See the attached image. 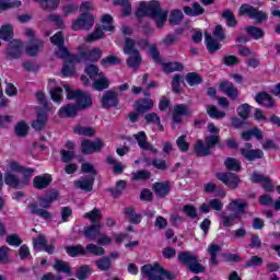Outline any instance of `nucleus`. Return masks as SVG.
<instances>
[{"mask_svg": "<svg viewBox=\"0 0 280 280\" xmlns=\"http://www.w3.org/2000/svg\"><path fill=\"white\" fill-rule=\"evenodd\" d=\"M86 250H88V253H91L92 255H96V256L104 255V248L101 246H97L95 244L86 245Z\"/></svg>", "mask_w": 280, "mask_h": 280, "instance_id": "nucleus-63", "label": "nucleus"}, {"mask_svg": "<svg viewBox=\"0 0 280 280\" xmlns=\"http://www.w3.org/2000/svg\"><path fill=\"white\" fill-rule=\"evenodd\" d=\"M81 172L83 174H90L88 177H81L79 180L74 182V186L77 189H82L83 191H92L93 183H95V166L91 163H83L81 165Z\"/></svg>", "mask_w": 280, "mask_h": 280, "instance_id": "nucleus-7", "label": "nucleus"}, {"mask_svg": "<svg viewBox=\"0 0 280 280\" xmlns=\"http://www.w3.org/2000/svg\"><path fill=\"white\" fill-rule=\"evenodd\" d=\"M237 115L242 119H248L250 116V105L248 104H242L241 106L237 107Z\"/></svg>", "mask_w": 280, "mask_h": 280, "instance_id": "nucleus-57", "label": "nucleus"}, {"mask_svg": "<svg viewBox=\"0 0 280 280\" xmlns=\"http://www.w3.org/2000/svg\"><path fill=\"white\" fill-rule=\"evenodd\" d=\"M140 47H149V54L152 56L153 60L155 62H161V57L159 56V50H156V47L148 45V42L138 43Z\"/></svg>", "mask_w": 280, "mask_h": 280, "instance_id": "nucleus-53", "label": "nucleus"}, {"mask_svg": "<svg viewBox=\"0 0 280 280\" xmlns=\"http://www.w3.org/2000/svg\"><path fill=\"white\" fill-rule=\"evenodd\" d=\"M31 213H34V215H38L39 218H43V220H51V213L45 209L38 208V205L33 203L30 206Z\"/></svg>", "mask_w": 280, "mask_h": 280, "instance_id": "nucleus-34", "label": "nucleus"}, {"mask_svg": "<svg viewBox=\"0 0 280 280\" xmlns=\"http://www.w3.org/2000/svg\"><path fill=\"white\" fill-rule=\"evenodd\" d=\"M48 86L50 89V96L56 104H62V88L56 84V80L49 79Z\"/></svg>", "mask_w": 280, "mask_h": 280, "instance_id": "nucleus-22", "label": "nucleus"}, {"mask_svg": "<svg viewBox=\"0 0 280 280\" xmlns=\"http://www.w3.org/2000/svg\"><path fill=\"white\" fill-rule=\"evenodd\" d=\"M124 54H128L130 58L127 60L128 67L135 68L141 65V56L135 48V40L127 38L124 47Z\"/></svg>", "mask_w": 280, "mask_h": 280, "instance_id": "nucleus-13", "label": "nucleus"}, {"mask_svg": "<svg viewBox=\"0 0 280 280\" xmlns=\"http://www.w3.org/2000/svg\"><path fill=\"white\" fill-rule=\"evenodd\" d=\"M184 12L188 16H200L205 12V9L200 4H194L192 7L184 8Z\"/></svg>", "mask_w": 280, "mask_h": 280, "instance_id": "nucleus-43", "label": "nucleus"}, {"mask_svg": "<svg viewBox=\"0 0 280 280\" xmlns=\"http://www.w3.org/2000/svg\"><path fill=\"white\" fill-rule=\"evenodd\" d=\"M183 21V11L180 10H173L168 18V23L171 25H178V23Z\"/></svg>", "mask_w": 280, "mask_h": 280, "instance_id": "nucleus-54", "label": "nucleus"}, {"mask_svg": "<svg viewBox=\"0 0 280 280\" xmlns=\"http://www.w3.org/2000/svg\"><path fill=\"white\" fill-rule=\"evenodd\" d=\"M104 148V141L102 139H96L94 141L83 140L81 142V151L83 154H93L95 152H101Z\"/></svg>", "mask_w": 280, "mask_h": 280, "instance_id": "nucleus-15", "label": "nucleus"}, {"mask_svg": "<svg viewBox=\"0 0 280 280\" xmlns=\"http://www.w3.org/2000/svg\"><path fill=\"white\" fill-rule=\"evenodd\" d=\"M240 14H246L250 19H255L256 23H261L262 21H266V19H268L266 13L258 11L257 9L248 4H243L240 8Z\"/></svg>", "mask_w": 280, "mask_h": 280, "instance_id": "nucleus-16", "label": "nucleus"}, {"mask_svg": "<svg viewBox=\"0 0 280 280\" xmlns=\"http://www.w3.org/2000/svg\"><path fill=\"white\" fill-rule=\"evenodd\" d=\"M55 200H58L57 191H52V192L48 194L46 197H40L39 205L44 209H49V207H51V202H54Z\"/></svg>", "mask_w": 280, "mask_h": 280, "instance_id": "nucleus-33", "label": "nucleus"}, {"mask_svg": "<svg viewBox=\"0 0 280 280\" xmlns=\"http://www.w3.org/2000/svg\"><path fill=\"white\" fill-rule=\"evenodd\" d=\"M220 250H222V247H220V245L218 244H211L208 247V253L210 255V264L212 266H218V253H220Z\"/></svg>", "mask_w": 280, "mask_h": 280, "instance_id": "nucleus-35", "label": "nucleus"}, {"mask_svg": "<svg viewBox=\"0 0 280 280\" xmlns=\"http://www.w3.org/2000/svg\"><path fill=\"white\" fill-rule=\"evenodd\" d=\"M246 148L247 149H241V154H243V156L247 159V161H256V159H264V151H261V149L253 150L250 149L253 148V144L250 143H247Z\"/></svg>", "mask_w": 280, "mask_h": 280, "instance_id": "nucleus-19", "label": "nucleus"}, {"mask_svg": "<svg viewBox=\"0 0 280 280\" xmlns=\"http://www.w3.org/2000/svg\"><path fill=\"white\" fill-rule=\"evenodd\" d=\"M22 51H23V42H21L19 39H13L9 44L8 57L16 60V58H21Z\"/></svg>", "mask_w": 280, "mask_h": 280, "instance_id": "nucleus-20", "label": "nucleus"}, {"mask_svg": "<svg viewBox=\"0 0 280 280\" xmlns=\"http://www.w3.org/2000/svg\"><path fill=\"white\" fill-rule=\"evenodd\" d=\"M93 271L91 270V267L89 265L82 266L78 271H77V278L80 280L86 279Z\"/></svg>", "mask_w": 280, "mask_h": 280, "instance_id": "nucleus-60", "label": "nucleus"}, {"mask_svg": "<svg viewBox=\"0 0 280 280\" xmlns=\"http://www.w3.org/2000/svg\"><path fill=\"white\" fill-rule=\"evenodd\" d=\"M177 147L182 152H187L189 150V142L187 141V136H180L176 140Z\"/></svg>", "mask_w": 280, "mask_h": 280, "instance_id": "nucleus-62", "label": "nucleus"}, {"mask_svg": "<svg viewBox=\"0 0 280 280\" xmlns=\"http://www.w3.org/2000/svg\"><path fill=\"white\" fill-rule=\"evenodd\" d=\"M24 35L26 36V38H28V43L26 46L27 56H38V52L43 47V40L34 36V30L32 28H26L24 31Z\"/></svg>", "mask_w": 280, "mask_h": 280, "instance_id": "nucleus-12", "label": "nucleus"}, {"mask_svg": "<svg viewBox=\"0 0 280 280\" xmlns=\"http://www.w3.org/2000/svg\"><path fill=\"white\" fill-rule=\"evenodd\" d=\"M208 132H210L212 136L206 137L207 147H205V143L201 140L197 141L195 144V152L199 156H207L211 148H213L220 141V137H218V135H220V128L215 127L213 122L208 125Z\"/></svg>", "mask_w": 280, "mask_h": 280, "instance_id": "nucleus-5", "label": "nucleus"}, {"mask_svg": "<svg viewBox=\"0 0 280 280\" xmlns=\"http://www.w3.org/2000/svg\"><path fill=\"white\" fill-rule=\"evenodd\" d=\"M74 148H75L74 142L68 141L66 143L65 149L60 151L63 163H69V161L75 158V152H73Z\"/></svg>", "mask_w": 280, "mask_h": 280, "instance_id": "nucleus-27", "label": "nucleus"}, {"mask_svg": "<svg viewBox=\"0 0 280 280\" xmlns=\"http://www.w3.org/2000/svg\"><path fill=\"white\" fill-rule=\"evenodd\" d=\"M250 180L252 183H261L266 191H272L275 189V185L272 182H270V177L261 175L257 172L253 173Z\"/></svg>", "mask_w": 280, "mask_h": 280, "instance_id": "nucleus-21", "label": "nucleus"}, {"mask_svg": "<svg viewBox=\"0 0 280 280\" xmlns=\"http://www.w3.org/2000/svg\"><path fill=\"white\" fill-rule=\"evenodd\" d=\"M47 126V112H39L37 118L32 122L34 130H43Z\"/></svg>", "mask_w": 280, "mask_h": 280, "instance_id": "nucleus-31", "label": "nucleus"}, {"mask_svg": "<svg viewBox=\"0 0 280 280\" xmlns=\"http://www.w3.org/2000/svg\"><path fill=\"white\" fill-rule=\"evenodd\" d=\"M137 113H147V110H152L154 108V101L152 98H141L136 101L133 105Z\"/></svg>", "mask_w": 280, "mask_h": 280, "instance_id": "nucleus-25", "label": "nucleus"}, {"mask_svg": "<svg viewBox=\"0 0 280 280\" xmlns=\"http://www.w3.org/2000/svg\"><path fill=\"white\" fill-rule=\"evenodd\" d=\"M186 82L190 85V86H196L197 84H200V82H202V78H200L197 73H188L186 75Z\"/></svg>", "mask_w": 280, "mask_h": 280, "instance_id": "nucleus-61", "label": "nucleus"}, {"mask_svg": "<svg viewBox=\"0 0 280 280\" xmlns=\"http://www.w3.org/2000/svg\"><path fill=\"white\" fill-rule=\"evenodd\" d=\"M219 90L222 91V93H225V95H228V97H230L231 100H235V97L240 95V91H237L231 82H221L219 85Z\"/></svg>", "mask_w": 280, "mask_h": 280, "instance_id": "nucleus-28", "label": "nucleus"}, {"mask_svg": "<svg viewBox=\"0 0 280 280\" xmlns=\"http://www.w3.org/2000/svg\"><path fill=\"white\" fill-rule=\"evenodd\" d=\"M207 113L211 119H224L226 117V113L218 109V107L210 105L207 107Z\"/></svg>", "mask_w": 280, "mask_h": 280, "instance_id": "nucleus-37", "label": "nucleus"}, {"mask_svg": "<svg viewBox=\"0 0 280 280\" xmlns=\"http://www.w3.org/2000/svg\"><path fill=\"white\" fill-rule=\"evenodd\" d=\"M124 189H126V183L124 180H119L116 183L114 188L109 189V191L114 198H119V196L124 194Z\"/></svg>", "mask_w": 280, "mask_h": 280, "instance_id": "nucleus-51", "label": "nucleus"}, {"mask_svg": "<svg viewBox=\"0 0 280 280\" xmlns=\"http://www.w3.org/2000/svg\"><path fill=\"white\" fill-rule=\"evenodd\" d=\"M120 62H121V60H119L118 57L114 56V55H109L101 60V65L105 69H107V67H113L115 65H119Z\"/></svg>", "mask_w": 280, "mask_h": 280, "instance_id": "nucleus-48", "label": "nucleus"}, {"mask_svg": "<svg viewBox=\"0 0 280 280\" xmlns=\"http://www.w3.org/2000/svg\"><path fill=\"white\" fill-rule=\"evenodd\" d=\"M40 3L43 10H56L60 4V0H34Z\"/></svg>", "mask_w": 280, "mask_h": 280, "instance_id": "nucleus-46", "label": "nucleus"}, {"mask_svg": "<svg viewBox=\"0 0 280 280\" xmlns=\"http://www.w3.org/2000/svg\"><path fill=\"white\" fill-rule=\"evenodd\" d=\"M125 215L131 224H139L141 222V214L135 213V209L132 208H127Z\"/></svg>", "mask_w": 280, "mask_h": 280, "instance_id": "nucleus-41", "label": "nucleus"}, {"mask_svg": "<svg viewBox=\"0 0 280 280\" xmlns=\"http://www.w3.org/2000/svg\"><path fill=\"white\" fill-rule=\"evenodd\" d=\"M135 139L138 141V145L142 149V150H151V152H156V149H154V147L150 145V143H148V137H145V132L140 131L135 136Z\"/></svg>", "mask_w": 280, "mask_h": 280, "instance_id": "nucleus-30", "label": "nucleus"}, {"mask_svg": "<svg viewBox=\"0 0 280 280\" xmlns=\"http://www.w3.org/2000/svg\"><path fill=\"white\" fill-rule=\"evenodd\" d=\"M107 163L109 165H113L114 174H121V172H124V170L126 168V166L121 164V162L115 161V158L113 156H107Z\"/></svg>", "mask_w": 280, "mask_h": 280, "instance_id": "nucleus-52", "label": "nucleus"}, {"mask_svg": "<svg viewBox=\"0 0 280 280\" xmlns=\"http://www.w3.org/2000/svg\"><path fill=\"white\" fill-rule=\"evenodd\" d=\"M95 25V18L91 13H83L72 23V30L79 32V30H91Z\"/></svg>", "mask_w": 280, "mask_h": 280, "instance_id": "nucleus-14", "label": "nucleus"}, {"mask_svg": "<svg viewBox=\"0 0 280 280\" xmlns=\"http://www.w3.org/2000/svg\"><path fill=\"white\" fill-rule=\"evenodd\" d=\"M30 131V126L26 125L25 121H20L15 126V132L18 137H25L27 132Z\"/></svg>", "mask_w": 280, "mask_h": 280, "instance_id": "nucleus-58", "label": "nucleus"}, {"mask_svg": "<svg viewBox=\"0 0 280 280\" xmlns=\"http://www.w3.org/2000/svg\"><path fill=\"white\" fill-rule=\"evenodd\" d=\"M21 1L19 0H0V13L10 10V8H20Z\"/></svg>", "mask_w": 280, "mask_h": 280, "instance_id": "nucleus-44", "label": "nucleus"}, {"mask_svg": "<svg viewBox=\"0 0 280 280\" xmlns=\"http://www.w3.org/2000/svg\"><path fill=\"white\" fill-rule=\"evenodd\" d=\"M63 89L67 93V100H74L77 105H66L60 107L58 112L59 117H75L78 115V110H84V108H89L93 105V100L91 98L90 93L82 92L80 90L74 91L69 85H63Z\"/></svg>", "mask_w": 280, "mask_h": 280, "instance_id": "nucleus-3", "label": "nucleus"}, {"mask_svg": "<svg viewBox=\"0 0 280 280\" xmlns=\"http://www.w3.org/2000/svg\"><path fill=\"white\" fill-rule=\"evenodd\" d=\"M103 108H113L117 106V94L113 91H106L101 100Z\"/></svg>", "mask_w": 280, "mask_h": 280, "instance_id": "nucleus-24", "label": "nucleus"}, {"mask_svg": "<svg viewBox=\"0 0 280 280\" xmlns=\"http://www.w3.org/2000/svg\"><path fill=\"white\" fill-rule=\"evenodd\" d=\"M33 185L35 189H45L46 187H49V185H51V175L44 174L36 176L33 180Z\"/></svg>", "mask_w": 280, "mask_h": 280, "instance_id": "nucleus-29", "label": "nucleus"}, {"mask_svg": "<svg viewBox=\"0 0 280 280\" xmlns=\"http://www.w3.org/2000/svg\"><path fill=\"white\" fill-rule=\"evenodd\" d=\"M33 246L35 250H45L48 253V255L54 254L55 250L54 245H47V240L43 235H39L33 240Z\"/></svg>", "mask_w": 280, "mask_h": 280, "instance_id": "nucleus-23", "label": "nucleus"}, {"mask_svg": "<svg viewBox=\"0 0 280 280\" xmlns=\"http://www.w3.org/2000/svg\"><path fill=\"white\" fill-rule=\"evenodd\" d=\"M101 23L102 27L96 26L94 32L85 37V43H95V40H100V38L104 36V32H113L115 30V25H113V16L110 14L103 15Z\"/></svg>", "mask_w": 280, "mask_h": 280, "instance_id": "nucleus-9", "label": "nucleus"}, {"mask_svg": "<svg viewBox=\"0 0 280 280\" xmlns=\"http://www.w3.org/2000/svg\"><path fill=\"white\" fill-rule=\"evenodd\" d=\"M153 190L155 191L156 196L163 198L164 196H167L170 194V185L158 183L153 185Z\"/></svg>", "mask_w": 280, "mask_h": 280, "instance_id": "nucleus-39", "label": "nucleus"}, {"mask_svg": "<svg viewBox=\"0 0 280 280\" xmlns=\"http://www.w3.org/2000/svg\"><path fill=\"white\" fill-rule=\"evenodd\" d=\"M108 86H110V81H108V78L103 72H100L92 79V89L94 91H106Z\"/></svg>", "mask_w": 280, "mask_h": 280, "instance_id": "nucleus-17", "label": "nucleus"}, {"mask_svg": "<svg viewBox=\"0 0 280 280\" xmlns=\"http://www.w3.org/2000/svg\"><path fill=\"white\" fill-rule=\"evenodd\" d=\"M206 45L210 54H215V51L222 47V45L209 34H206Z\"/></svg>", "mask_w": 280, "mask_h": 280, "instance_id": "nucleus-36", "label": "nucleus"}, {"mask_svg": "<svg viewBox=\"0 0 280 280\" xmlns=\"http://www.w3.org/2000/svg\"><path fill=\"white\" fill-rule=\"evenodd\" d=\"M84 218H88L90 222H92L91 226L84 229L85 237H89V240H97L102 229V225L100 224V220H102L100 210L94 209L91 212L85 213Z\"/></svg>", "mask_w": 280, "mask_h": 280, "instance_id": "nucleus-8", "label": "nucleus"}, {"mask_svg": "<svg viewBox=\"0 0 280 280\" xmlns=\"http://www.w3.org/2000/svg\"><path fill=\"white\" fill-rule=\"evenodd\" d=\"M253 137H256V139H264V133L257 128L242 133V139H244V141H250Z\"/></svg>", "mask_w": 280, "mask_h": 280, "instance_id": "nucleus-42", "label": "nucleus"}, {"mask_svg": "<svg viewBox=\"0 0 280 280\" xmlns=\"http://www.w3.org/2000/svg\"><path fill=\"white\" fill-rule=\"evenodd\" d=\"M245 31L247 32L248 36L254 38V40H259V38H264V31L256 26H246Z\"/></svg>", "mask_w": 280, "mask_h": 280, "instance_id": "nucleus-40", "label": "nucleus"}, {"mask_svg": "<svg viewBox=\"0 0 280 280\" xmlns=\"http://www.w3.org/2000/svg\"><path fill=\"white\" fill-rule=\"evenodd\" d=\"M141 276L149 280H166V279H174V273L170 271H165L163 267L158 264L154 265H144L141 268Z\"/></svg>", "mask_w": 280, "mask_h": 280, "instance_id": "nucleus-6", "label": "nucleus"}, {"mask_svg": "<svg viewBox=\"0 0 280 280\" xmlns=\"http://www.w3.org/2000/svg\"><path fill=\"white\" fill-rule=\"evenodd\" d=\"M225 166L228 170H231L232 172H240V170H242V164H240V161L233 158H229L225 161Z\"/></svg>", "mask_w": 280, "mask_h": 280, "instance_id": "nucleus-55", "label": "nucleus"}, {"mask_svg": "<svg viewBox=\"0 0 280 280\" xmlns=\"http://www.w3.org/2000/svg\"><path fill=\"white\" fill-rule=\"evenodd\" d=\"M178 259L182 264H185V266H188L191 272H195L196 275H198L199 272H205V267L200 265L198 260V256H196L195 254H191L189 252H184L178 255Z\"/></svg>", "mask_w": 280, "mask_h": 280, "instance_id": "nucleus-11", "label": "nucleus"}, {"mask_svg": "<svg viewBox=\"0 0 280 280\" xmlns=\"http://www.w3.org/2000/svg\"><path fill=\"white\" fill-rule=\"evenodd\" d=\"M191 109L187 105H176L173 112V121L174 124H180L183 117L190 115Z\"/></svg>", "mask_w": 280, "mask_h": 280, "instance_id": "nucleus-26", "label": "nucleus"}, {"mask_svg": "<svg viewBox=\"0 0 280 280\" xmlns=\"http://www.w3.org/2000/svg\"><path fill=\"white\" fill-rule=\"evenodd\" d=\"M257 104H261L262 106H266L267 108H270V106L275 105V101L271 96H269L268 93L261 92L255 97Z\"/></svg>", "mask_w": 280, "mask_h": 280, "instance_id": "nucleus-32", "label": "nucleus"}, {"mask_svg": "<svg viewBox=\"0 0 280 280\" xmlns=\"http://www.w3.org/2000/svg\"><path fill=\"white\" fill-rule=\"evenodd\" d=\"M13 34H14V28L12 27V25L7 24L1 26L0 38L2 40H11Z\"/></svg>", "mask_w": 280, "mask_h": 280, "instance_id": "nucleus-38", "label": "nucleus"}, {"mask_svg": "<svg viewBox=\"0 0 280 280\" xmlns=\"http://www.w3.org/2000/svg\"><path fill=\"white\" fill-rule=\"evenodd\" d=\"M248 207V203L242 199H234L228 206L229 211H233L236 214L231 217H226L225 214L222 215L223 226H233V220L237 219L240 213H244V209Z\"/></svg>", "mask_w": 280, "mask_h": 280, "instance_id": "nucleus-10", "label": "nucleus"}, {"mask_svg": "<svg viewBox=\"0 0 280 280\" xmlns=\"http://www.w3.org/2000/svg\"><path fill=\"white\" fill-rule=\"evenodd\" d=\"M74 133L82 135L83 137H93V135H95V129H93L92 127H84V126L78 125L74 128Z\"/></svg>", "mask_w": 280, "mask_h": 280, "instance_id": "nucleus-47", "label": "nucleus"}, {"mask_svg": "<svg viewBox=\"0 0 280 280\" xmlns=\"http://www.w3.org/2000/svg\"><path fill=\"white\" fill-rule=\"evenodd\" d=\"M97 268L100 270H108L110 268V259L109 258H101L95 261Z\"/></svg>", "mask_w": 280, "mask_h": 280, "instance_id": "nucleus-64", "label": "nucleus"}, {"mask_svg": "<svg viewBox=\"0 0 280 280\" xmlns=\"http://www.w3.org/2000/svg\"><path fill=\"white\" fill-rule=\"evenodd\" d=\"M164 73H173V71H183V65L179 62H171L162 65Z\"/></svg>", "mask_w": 280, "mask_h": 280, "instance_id": "nucleus-49", "label": "nucleus"}, {"mask_svg": "<svg viewBox=\"0 0 280 280\" xmlns=\"http://www.w3.org/2000/svg\"><path fill=\"white\" fill-rule=\"evenodd\" d=\"M66 253L70 257H78V255H86V250L84 249V247H82V245L66 247Z\"/></svg>", "mask_w": 280, "mask_h": 280, "instance_id": "nucleus-45", "label": "nucleus"}, {"mask_svg": "<svg viewBox=\"0 0 280 280\" xmlns=\"http://www.w3.org/2000/svg\"><path fill=\"white\" fill-rule=\"evenodd\" d=\"M51 45L58 47L56 51L57 58L65 60V65L61 69L63 75L69 77L75 73V66L80 62H98L102 58V50L100 48H93L90 51H84V46L79 47V56L71 55L65 45V35L62 32H58L50 38Z\"/></svg>", "mask_w": 280, "mask_h": 280, "instance_id": "nucleus-1", "label": "nucleus"}, {"mask_svg": "<svg viewBox=\"0 0 280 280\" xmlns=\"http://www.w3.org/2000/svg\"><path fill=\"white\" fill-rule=\"evenodd\" d=\"M217 178L228 187H231V189H235L240 185V177L233 173H219L217 174Z\"/></svg>", "mask_w": 280, "mask_h": 280, "instance_id": "nucleus-18", "label": "nucleus"}, {"mask_svg": "<svg viewBox=\"0 0 280 280\" xmlns=\"http://www.w3.org/2000/svg\"><path fill=\"white\" fill-rule=\"evenodd\" d=\"M137 19H143V16H150L155 21L158 27H163L165 21H167V11H162L159 1L140 2L138 10L136 11Z\"/></svg>", "mask_w": 280, "mask_h": 280, "instance_id": "nucleus-4", "label": "nucleus"}, {"mask_svg": "<svg viewBox=\"0 0 280 280\" xmlns=\"http://www.w3.org/2000/svg\"><path fill=\"white\" fill-rule=\"evenodd\" d=\"M114 5H122V16H128L132 12V8L128 0H114Z\"/></svg>", "mask_w": 280, "mask_h": 280, "instance_id": "nucleus-50", "label": "nucleus"}, {"mask_svg": "<svg viewBox=\"0 0 280 280\" xmlns=\"http://www.w3.org/2000/svg\"><path fill=\"white\" fill-rule=\"evenodd\" d=\"M223 19H225L226 21V25L229 27H235V25H237V21L235 20V15H233V12H231L230 10L224 11L222 13Z\"/></svg>", "mask_w": 280, "mask_h": 280, "instance_id": "nucleus-59", "label": "nucleus"}, {"mask_svg": "<svg viewBox=\"0 0 280 280\" xmlns=\"http://www.w3.org/2000/svg\"><path fill=\"white\" fill-rule=\"evenodd\" d=\"M1 167L4 172L5 185H9V187H13L14 189H21L23 185H27V183H30L27 176L34 174V168H25L13 160L7 161Z\"/></svg>", "mask_w": 280, "mask_h": 280, "instance_id": "nucleus-2", "label": "nucleus"}, {"mask_svg": "<svg viewBox=\"0 0 280 280\" xmlns=\"http://www.w3.org/2000/svg\"><path fill=\"white\" fill-rule=\"evenodd\" d=\"M54 268L55 270H57V272H65L66 275H71V268L69 267V262L57 260L54 265Z\"/></svg>", "mask_w": 280, "mask_h": 280, "instance_id": "nucleus-56", "label": "nucleus"}]
</instances>
